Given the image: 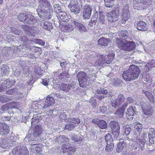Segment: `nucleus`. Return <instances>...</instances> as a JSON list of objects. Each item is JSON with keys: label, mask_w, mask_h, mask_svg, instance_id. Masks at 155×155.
Listing matches in <instances>:
<instances>
[{"label": "nucleus", "mask_w": 155, "mask_h": 155, "mask_svg": "<svg viewBox=\"0 0 155 155\" xmlns=\"http://www.w3.org/2000/svg\"><path fill=\"white\" fill-rule=\"evenodd\" d=\"M135 107L131 106H130L126 113L127 117L128 118L130 116L134 115L135 113Z\"/></svg>", "instance_id": "34"}, {"label": "nucleus", "mask_w": 155, "mask_h": 155, "mask_svg": "<svg viewBox=\"0 0 155 155\" xmlns=\"http://www.w3.org/2000/svg\"><path fill=\"white\" fill-rule=\"evenodd\" d=\"M69 145H63L61 146V150L62 152L63 153H65L67 152H68L69 151L72 150L74 151V146H70V144Z\"/></svg>", "instance_id": "33"}, {"label": "nucleus", "mask_w": 155, "mask_h": 155, "mask_svg": "<svg viewBox=\"0 0 155 155\" xmlns=\"http://www.w3.org/2000/svg\"><path fill=\"white\" fill-rule=\"evenodd\" d=\"M139 136L140 135H137V132L135 133L134 132L133 135L131 139L134 142L137 141V140L140 141V140H143L142 139L140 138Z\"/></svg>", "instance_id": "53"}, {"label": "nucleus", "mask_w": 155, "mask_h": 155, "mask_svg": "<svg viewBox=\"0 0 155 155\" xmlns=\"http://www.w3.org/2000/svg\"><path fill=\"white\" fill-rule=\"evenodd\" d=\"M75 127V125L72 123H68L65 126L64 129L68 130H71Z\"/></svg>", "instance_id": "59"}, {"label": "nucleus", "mask_w": 155, "mask_h": 155, "mask_svg": "<svg viewBox=\"0 0 155 155\" xmlns=\"http://www.w3.org/2000/svg\"><path fill=\"white\" fill-rule=\"evenodd\" d=\"M105 140L106 142H110L113 141V138L111 135L110 134H107L105 136Z\"/></svg>", "instance_id": "62"}, {"label": "nucleus", "mask_w": 155, "mask_h": 155, "mask_svg": "<svg viewBox=\"0 0 155 155\" xmlns=\"http://www.w3.org/2000/svg\"><path fill=\"white\" fill-rule=\"evenodd\" d=\"M9 104L10 108L11 109L16 108L19 110L21 109V108L19 107V104L18 102L12 101V102H10Z\"/></svg>", "instance_id": "44"}, {"label": "nucleus", "mask_w": 155, "mask_h": 155, "mask_svg": "<svg viewBox=\"0 0 155 155\" xmlns=\"http://www.w3.org/2000/svg\"><path fill=\"white\" fill-rule=\"evenodd\" d=\"M97 42L98 45L105 47L107 45L108 43L110 42V40L109 39L102 38L99 39Z\"/></svg>", "instance_id": "38"}, {"label": "nucleus", "mask_w": 155, "mask_h": 155, "mask_svg": "<svg viewBox=\"0 0 155 155\" xmlns=\"http://www.w3.org/2000/svg\"><path fill=\"white\" fill-rule=\"evenodd\" d=\"M140 105L144 114L147 116V117H151L153 114V110L149 103L147 101H141L140 102Z\"/></svg>", "instance_id": "7"}, {"label": "nucleus", "mask_w": 155, "mask_h": 155, "mask_svg": "<svg viewBox=\"0 0 155 155\" xmlns=\"http://www.w3.org/2000/svg\"><path fill=\"white\" fill-rule=\"evenodd\" d=\"M38 29L35 26L31 27V29L28 35L33 37H34L36 34L37 33Z\"/></svg>", "instance_id": "47"}, {"label": "nucleus", "mask_w": 155, "mask_h": 155, "mask_svg": "<svg viewBox=\"0 0 155 155\" xmlns=\"http://www.w3.org/2000/svg\"><path fill=\"white\" fill-rule=\"evenodd\" d=\"M143 128V125L138 122H137L134 124V131L135 133L137 132V133L138 135H140Z\"/></svg>", "instance_id": "32"}, {"label": "nucleus", "mask_w": 155, "mask_h": 155, "mask_svg": "<svg viewBox=\"0 0 155 155\" xmlns=\"http://www.w3.org/2000/svg\"><path fill=\"white\" fill-rule=\"evenodd\" d=\"M97 94H103L105 97L111 96L113 95V93L110 91H108L106 89L104 88H98L96 91Z\"/></svg>", "instance_id": "26"}, {"label": "nucleus", "mask_w": 155, "mask_h": 155, "mask_svg": "<svg viewBox=\"0 0 155 155\" xmlns=\"http://www.w3.org/2000/svg\"><path fill=\"white\" fill-rule=\"evenodd\" d=\"M13 138V137L11 136L10 137V139H2L0 142V147L3 148H9L13 145L12 143L15 142V140H14Z\"/></svg>", "instance_id": "11"}, {"label": "nucleus", "mask_w": 155, "mask_h": 155, "mask_svg": "<svg viewBox=\"0 0 155 155\" xmlns=\"http://www.w3.org/2000/svg\"><path fill=\"white\" fill-rule=\"evenodd\" d=\"M43 131V129L42 126L38 124L35 127L33 133L35 136L40 138V136L42 134Z\"/></svg>", "instance_id": "25"}, {"label": "nucleus", "mask_w": 155, "mask_h": 155, "mask_svg": "<svg viewBox=\"0 0 155 155\" xmlns=\"http://www.w3.org/2000/svg\"><path fill=\"white\" fill-rule=\"evenodd\" d=\"M39 3L37 12H41V11H45L46 9H48L49 11L52 10V6L48 0H39Z\"/></svg>", "instance_id": "8"}, {"label": "nucleus", "mask_w": 155, "mask_h": 155, "mask_svg": "<svg viewBox=\"0 0 155 155\" xmlns=\"http://www.w3.org/2000/svg\"><path fill=\"white\" fill-rule=\"evenodd\" d=\"M142 93L145 94L151 102L154 103L155 102V98L151 93L145 90H143L142 91Z\"/></svg>", "instance_id": "35"}, {"label": "nucleus", "mask_w": 155, "mask_h": 155, "mask_svg": "<svg viewBox=\"0 0 155 155\" xmlns=\"http://www.w3.org/2000/svg\"><path fill=\"white\" fill-rule=\"evenodd\" d=\"M58 113V111L55 109L50 110L48 111V114L49 116H51L53 117L56 116Z\"/></svg>", "instance_id": "56"}, {"label": "nucleus", "mask_w": 155, "mask_h": 155, "mask_svg": "<svg viewBox=\"0 0 155 155\" xmlns=\"http://www.w3.org/2000/svg\"><path fill=\"white\" fill-rule=\"evenodd\" d=\"M140 72V70L137 66L132 64L130 66L127 71L123 73L122 76L126 81H130L137 78Z\"/></svg>", "instance_id": "2"}, {"label": "nucleus", "mask_w": 155, "mask_h": 155, "mask_svg": "<svg viewBox=\"0 0 155 155\" xmlns=\"http://www.w3.org/2000/svg\"><path fill=\"white\" fill-rule=\"evenodd\" d=\"M155 134V131L154 129L150 128L149 129V134H148L149 138L154 137V135Z\"/></svg>", "instance_id": "64"}, {"label": "nucleus", "mask_w": 155, "mask_h": 155, "mask_svg": "<svg viewBox=\"0 0 155 155\" xmlns=\"http://www.w3.org/2000/svg\"><path fill=\"white\" fill-rule=\"evenodd\" d=\"M127 146V144L125 141H120L118 143L116 150L118 153L120 152L124 148L126 147Z\"/></svg>", "instance_id": "30"}, {"label": "nucleus", "mask_w": 155, "mask_h": 155, "mask_svg": "<svg viewBox=\"0 0 155 155\" xmlns=\"http://www.w3.org/2000/svg\"><path fill=\"white\" fill-rule=\"evenodd\" d=\"M125 97L122 94H119L117 97L112 103L111 105L114 107L119 106L124 101Z\"/></svg>", "instance_id": "16"}, {"label": "nucleus", "mask_w": 155, "mask_h": 155, "mask_svg": "<svg viewBox=\"0 0 155 155\" xmlns=\"http://www.w3.org/2000/svg\"><path fill=\"white\" fill-rule=\"evenodd\" d=\"M71 12L73 14L77 15L80 13V8L77 0H72L68 6Z\"/></svg>", "instance_id": "10"}, {"label": "nucleus", "mask_w": 155, "mask_h": 155, "mask_svg": "<svg viewBox=\"0 0 155 155\" xmlns=\"http://www.w3.org/2000/svg\"><path fill=\"white\" fill-rule=\"evenodd\" d=\"M73 23L71 20V22L66 24L64 26V32H71L73 31L74 29V27L72 25Z\"/></svg>", "instance_id": "36"}, {"label": "nucleus", "mask_w": 155, "mask_h": 155, "mask_svg": "<svg viewBox=\"0 0 155 155\" xmlns=\"http://www.w3.org/2000/svg\"><path fill=\"white\" fill-rule=\"evenodd\" d=\"M145 145V143L143 140H137L134 142L132 145L131 149L132 150H135L138 148L137 151L139 152H141L144 148Z\"/></svg>", "instance_id": "12"}, {"label": "nucleus", "mask_w": 155, "mask_h": 155, "mask_svg": "<svg viewBox=\"0 0 155 155\" xmlns=\"http://www.w3.org/2000/svg\"><path fill=\"white\" fill-rule=\"evenodd\" d=\"M10 68L6 65L3 64L1 67V72L2 74L4 75H8L9 74Z\"/></svg>", "instance_id": "40"}, {"label": "nucleus", "mask_w": 155, "mask_h": 155, "mask_svg": "<svg viewBox=\"0 0 155 155\" xmlns=\"http://www.w3.org/2000/svg\"><path fill=\"white\" fill-rule=\"evenodd\" d=\"M9 127L5 123L0 122V131L2 135L7 134L9 132Z\"/></svg>", "instance_id": "24"}, {"label": "nucleus", "mask_w": 155, "mask_h": 155, "mask_svg": "<svg viewBox=\"0 0 155 155\" xmlns=\"http://www.w3.org/2000/svg\"><path fill=\"white\" fill-rule=\"evenodd\" d=\"M25 23L28 24H34L37 22V20L33 15L28 14Z\"/></svg>", "instance_id": "31"}, {"label": "nucleus", "mask_w": 155, "mask_h": 155, "mask_svg": "<svg viewBox=\"0 0 155 155\" xmlns=\"http://www.w3.org/2000/svg\"><path fill=\"white\" fill-rule=\"evenodd\" d=\"M64 138H65V135H60L55 138L54 141L56 142L61 144L62 143L64 142Z\"/></svg>", "instance_id": "50"}, {"label": "nucleus", "mask_w": 155, "mask_h": 155, "mask_svg": "<svg viewBox=\"0 0 155 155\" xmlns=\"http://www.w3.org/2000/svg\"><path fill=\"white\" fill-rule=\"evenodd\" d=\"M28 154L29 152L26 147L18 146L14 148L12 153L9 155H28Z\"/></svg>", "instance_id": "9"}, {"label": "nucleus", "mask_w": 155, "mask_h": 155, "mask_svg": "<svg viewBox=\"0 0 155 155\" xmlns=\"http://www.w3.org/2000/svg\"><path fill=\"white\" fill-rule=\"evenodd\" d=\"M72 22L78 31L81 33L86 31L87 29L81 23L79 20L73 19L72 20Z\"/></svg>", "instance_id": "14"}, {"label": "nucleus", "mask_w": 155, "mask_h": 155, "mask_svg": "<svg viewBox=\"0 0 155 155\" xmlns=\"http://www.w3.org/2000/svg\"><path fill=\"white\" fill-rule=\"evenodd\" d=\"M77 75L80 87H85L87 85V81L89 78V75L85 72L81 71L77 74Z\"/></svg>", "instance_id": "6"}, {"label": "nucleus", "mask_w": 155, "mask_h": 155, "mask_svg": "<svg viewBox=\"0 0 155 155\" xmlns=\"http://www.w3.org/2000/svg\"><path fill=\"white\" fill-rule=\"evenodd\" d=\"M54 103L55 100L54 98L51 96L49 95L47 97L45 101L41 104V106L43 108L45 109L54 104Z\"/></svg>", "instance_id": "18"}, {"label": "nucleus", "mask_w": 155, "mask_h": 155, "mask_svg": "<svg viewBox=\"0 0 155 155\" xmlns=\"http://www.w3.org/2000/svg\"><path fill=\"white\" fill-rule=\"evenodd\" d=\"M40 25L41 27L45 30L50 31L53 29L52 23L48 21L42 20L40 21Z\"/></svg>", "instance_id": "20"}, {"label": "nucleus", "mask_w": 155, "mask_h": 155, "mask_svg": "<svg viewBox=\"0 0 155 155\" xmlns=\"http://www.w3.org/2000/svg\"><path fill=\"white\" fill-rule=\"evenodd\" d=\"M28 14L27 13L20 14L18 16V18L20 21L25 23Z\"/></svg>", "instance_id": "46"}, {"label": "nucleus", "mask_w": 155, "mask_h": 155, "mask_svg": "<svg viewBox=\"0 0 155 155\" xmlns=\"http://www.w3.org/2000/svg\"><path fill=\"white\" fill-rule=\"evenodd\" d=\"M152 3L151 0H134L133 8L137 10H142L150 7Z\"/></svg>", "instance_id": "3"}, {"label": "nucleus", "mask_w": 155, "mask_h": 155, "mask_svg": "<svg viewBox=\"0 0 155 155\" xmlns=\"http://www.w3.org/2000/svg\"><path fill=\"white\" fill-rule=\"evenodd\" d=\"M105 6L110 8L114 5V0H104Z\"/></svg>", "instance_id": "51"}, {"label": "nucleus", "mask_w": 155, "mask_h": 155, "mask_svg": "<svg viewBox=\"0 0 155 155\" xmlns=\"http://www.w3.org/2000/svg\"><path fill=\"white\" fill-rule=\"evenodd\" d=\"M127 106V104L125 103L119 109H117L115 112L116 116L120 117H122L124 115V113L126 107Z\"/></svg>", "instance_id": "28"}, {"label": "nucleus", "mask_w": 155, "mask_h": 155, "mask_svg": "<svg viewBox=\"0 0 155 155\" xmlns=\"http://www.w3.org/2000/svg\"><path fill=\"white\" fill-rule=\"evenodd\" d=\"M110 128L112 131L118 130L120 129V127L118 123L116 121H112L110 123Z\"/></svg>", "instance_id": "41"}, {"label": "nucleus", "mask_w": 155, "mask_h": 155, "mask_svg": "<svg viewBox=\"0 0 155 155\" xmlns=\"http://www.w3.org/2000/svg\"><path fill=\"white\" fill-rule=\"evenodd\" d=\"M143 78L145 81L148 83H151L153 81L152 77L149 74H147L146 77Z\"/></svg>", "instance_id": "63"}, {"label": "nucleus", "mask_w": 155, "mask_h": 155, "mask_svg": "<svg viewBox=\"0 0 155 155\" xmlns=\"http://www.w3.org/2000/svg\"><path fill=\"white\" fill-rule=\"evenodd\" d=\"M15 83V81L13 79L10 80V79H7L4 81V84L7 88H9L13 85Z\"/></svg>", "instance_id": "45"}, {"label": "nucleus", "mask_w": 155, "mask_h": 155, "mask_svg": "<svg viewBox=\"0 0 155 155\" xmlns=\"http://www.w3.org/2000/svg\"><path fill=\"white\" fill-rule=\"evenodd\" d=\"M120 14V8L117 6H115L112 12L107 13V20L110 23L114 22L118 20Z\"/></svg>", "instance_id": "5"}, {"label": "nucleus", "mask_w": 155, "mask_h": 155, "mask_svg": "<svg viewBox=\"0 0 155 155\" xmlns=\"http://www.w3.org/2000/svg\"><path fill=\"white\" fill-rule=\"evenodd\" d=\"M129 36L128 31L125 30L120 31L119 33V37L116 41L119 48L122 50L131 51L135 48V44L133 41H127L125 39L128 38Z\"/></svg>", "instance_id": "1"}, {"label": "nucleus", "mask_w": 155, "mask_h": 155, "mask_svg": "<svg viewBox=\"0 0 155 155\" xmlns=\"http://www.w3.org/2000/svg\"><path fill=\"white\" fill-rule=\"evenodd\" d=\"M60 118L61 119V120H64L66 122H68L71 116H69V117H67V115L64 112H61L60 115L59 116Z\"/></svg>", "instance_id": "49"}, {"label": "nucleus", "mask_w": 155, "mask_h": 155, "mask_svg": "<svg viewBox=\"0 0 155 155\" xmlns=\"http://www.w3.org/2000/svg\"><path fill=\"white\" fill-rule=\"evenodd\" d=\"M58 16L62 21L65 22H68L70 19V17L64 12H60L58 14Z\"/></svg>", "instance_id": "29"}, {"label": "nucleus", "mask_w": 155, "mask_h": 155, "mask_svg": "<svg viewBox=\"0 0 155 155\" xmlns=\"http://www.w3.org/2000/svg\"><path fill=\"white\" fill-rule=\"evenodd\" d=\"M22 28L25 31L26 33L28 35H29V32L30 31L31 27L29 25H24L22 26Z\"/></svg>", "instance_id": "57"}, {"label": "nucleus", "mask_w": 155, "mask_h": 155, "mask_svg": "<svg viewBox=\"0 0 155 155\" xmlns=\"http://www.w3.org/2000/svg\"><path fill=\"white\" fill-rule=\"evenodd\" d=\"M129 8L128 5L126 4L124 6L121 21V22L122 24H125L126 21L130 18Z\"/></svg>", "instance_id": "13"}, {"label": "nucleus", "mask_w": 155, "mask_h": 155, "mask_svg": "<svg viewBox=\"0 0 155 155\" xmlns=\"http://www.w3.org/2000/svg\"><path fill=\"white\" fill-rule=\"evenodd\" d=\"M39 137L35 136L33 133L28 134L26 137L25 139L26 140H28L29 144L31 146V144L37 143L36 141L39 140Z\"/></svg>", "instance_id": "19"}, {"label": "nucleus", "mask_w": 155, "mask_h": 155, "mask_svg": "<svg viewBox=\"0 0 155 155\" xmlns=\"http://www.w3.org/2000/svg\"><path fill=\"white\" fill-rule=\"evenodd\" d=\"M51 11H49L48 9H46L45 11H41V12H37L40 17L41 18L44 17L45 18L49 19L51 17Z\"/></svg>", "instance_id": "22"}, {"label": "nucleus", "mask_w": 155, "mask_h": 155, "mask_svg": "<svg viewBox=\"0 0 155 155\" xmlns=\"http://www.w3.org/2000/svg\"><path fill=\"white\" fill-rule=\"evenodd\" d=\"M42 145L40 143H34L31 144L30 148L31 151L34 153L41 154Z\"/></svg>", "instance_id": "17"}, {"label": "nucleus", "mask_w": 155, "mask_h": 155, "mask_svg": "<svg viewBox=\"0 0 155 155\" xmlns=\"http://www.w3.org/2000/svg\"><path fill=\"white\" fill-rule=\"evenodd\" d=\"M68 122L78 124L80 123V120L78 118L70 117L69 120H68Z\"/></svg>", "instance_id": "55"}, {"label": "nucleus", "mask_w": 155, "mask_h": 155, "mask_svg": "<svg viewBox=\"0 0 155 155\" xmlns=\"http://www.w3.org/2000/svg\"><path fill=\"white\" fill-rule=\"evenodd\" d=\"M71 140L75 142H81L82 140V136H79L75 134H71L69 135Z\"/></svg>", "instance_id": "37"}, {"label": "nucleus", "mask_w": 155, "mask_h": 155, "mask_svg": "<svg viewBox=\"0 0 155 155\" xmlns=\"http://www.w3.org/2000/svg\"><path fill=\"white\" fill-rule=\"evenodd\" d=\"M15 38L14 36L10 34H9L6 36V40L8 42H10L14 41Z\"/></svg>", "instance_id": "60"}, {"label": "nucleus", "mask_w": 155, "mask_h": 155, "mask_svg": "<svg viewBox=\"0 0 155 155\" xmlns=\"http://www.w3.org/2000/svg\"><path fill=\"white\" fill-rule=\"evenodd\" d=\"M32 41L33 42L35 43L40 45L42 46L44 45L45 44V42L41 39H34Z\"/></svg>", "instance_id": "61"}, {"label": "nucleus", "mask_w": 155, "mask_h": 155, "mask_svg": "<svg viewBox=\"0 0 155 155\" xmlns=\"http://www.w3.org/2000/svg\"><path fill=\"white\" fill-rule=\"evenodd\" d=\"M34 71L35 74L40 76H42L44 71L41 68L38 66H35L34 68Z\"/></svg>", "instance_id": "48"}, {"label": "nucleus", "mask_w": 155, "mask_h": 155, "mask_svg": "<svg viewBox=\"0 0 155 155\" xmlns=\"http://www.w3.org/2000/svg\"><path fill=\"white\" fill-rule=\"evenodd\" d=\"M97 125L101 129H104L107 127V124L105 121L103 120H98Z\"/></svg>", "instance_id": "42"}, {"label": "nucleus", "mask_w": 155, "mask_h": 155, "mask_svg": "<svg viewBox=\"0 0 155 155\" xmlns=\"http://www.w3.org/2000/svg\"><path fill=\"white\" fill-rule=\"evenodd\" d=\"M123 129L124 131L123 135H127L129 134L130 132L131 131V129L129 126H124L123 127Z\"/></svg>", "instance_id": "58"}, {"label": "nucleus", "mask_w": 155, "mask_h": 155, "mask_svg": "<svg viewBox=\"0 0 155 155\" xmlns=\"http://www.w3.org/2000/svg\"><path fill=\"white\" fill-rule=\"evenodd\" d=\"M155 67V60H151L147 64L144 68V70L146 71H149L150 69Z\"/></svg>", "instance_id": "39"}, {"label": "nucleus", "mask_w": 155, "mask_h": 155, "mask_svg": "<svg viewBox=\"0 0 155 155\" xmlns=\"http://www.w3.org/2000/svg\"><path fill=\"white\" fill-rule=\"evenodd\" d=\"M45 117V115L40 113L34 115L31 121V125L38 123L40 120Z\"/></svg>", "instance_id": "23"}, {"label": "nucleus", "mask_w": 155, "mask_h": 155, "mask_svg": "<svg viewBox=\"0 0 155 155\" xmlns=\"http://www.w3.org/2000/svg\"><path fill=\"white\" fill-rule=\"evenodd\" d=\"M68 78V74L66 72H62L60 73L58 76L57 78L62 80L63 81H66Z\"/></svg>", "instance_id": "43"}, {"label": "nucleus", "mask_w": 155, "mask_h": 155, "mask_svg": "<svg viewBox=\"0 0 155 155\" xmlns=\"http://www.w3.org/2000/svg\"><path fill=\"white\" fill-rule=\"evenodd\" d=\"M9 103L6 104L2 106L0 109V110H2V111H1V113H3L5 111L9 109H10V106H9Z\"/></svg>", "instance_id": "54"}, {"label": "nucleus", "mask_w": 155, "mask_h": 155, "mask_svg": "<svg viewBox=\"0 0 155 155\" xmlns=\"http://www.w3.org/2000/svg\"><path fill=\"white\" fill-rule=\"evenodd\" d=\"M75 87V84L73 83L71 84H61L59 85V88L61 90L67 92L70 90Z\"/></svg>", "instance_id": "21"}, {"label": "nucleus", "mask_w": 155, "mask_h": 155, "mask_svg": "<svg viewBox=\"0 0 155 155\" xmlns=\"http://www.w3.org/2000/svg\"><path fill=\"white\" fill-rule=\"evenodd\" d=\"M114 143L113 142H107L105 150L107 151H112L114 148Z\"/></svg>", "instance_id": "52"}, {"label": "nucleus", "mask_w": 155, "mask_h": 155, "mask_svg": "<svg viewBox=\"0 0 155 155\" xmlns=\"http://www.w3.org/2000/svg\"><path fill=\"white\" fill-rule=\"evenodd\" d=\"M92 10V6L89 4H87L84 6L83 14L84 19L89 18L91 16Z\"/></svg>", "instance_id": "15"}, {"label": "nucleus", "mask_w": 155, "mask_h": 155, "mask_svg": "<svg viewBox=\"0 0 155 155\" xmlns=\"http://www.w3.org/2000/svg\"><path fill=\"white\" fill-rule=\"evenodd\" d=\"M137 28L140 31H145L147 30L148 26L145 22L141 21L137 23Z\"/></svg>", "instance_id": "27"}, {"label": "nucleus", "mask_w": 155, "mask_h": 155, "mask_svg": "<svg viewBox=\"0 0 155 155\" xmlns=\"http://www.w3.org/2000/svg\"><path fill=\"white\" fill-rule=\"evenodd\" d=\"M114 54L113 53H109L108 55L104 54H101L98 57L97 61L98 65L100 66H103L105 64H110L114 58Z\"/></svg>", "instance_id": "4"}]
</instances>
